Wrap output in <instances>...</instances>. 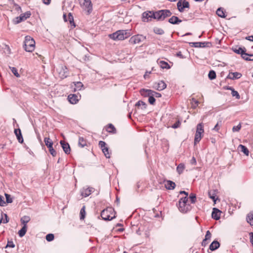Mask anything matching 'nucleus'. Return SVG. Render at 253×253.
Segmentation results:
<instances>
[{"label":"nucleus","instance_id":"1","mask_svg":"<svg viewBox=\"0 0 253 253\" xmlns=\"http://www.w3.org/2000/svg\"><path fill=\"white\" fill-rule=\"evenodd\" d=\"M179 194H184L185 195V197L179 199L177 206L181 212L183 213H187L192 209V206L187 203L188 201V193L185 191H180Z\"/></svg>","mask_w":253,"mask_h":253},{"label":"nucleus","instance_id":"2","mask_svg":"<svg viewBox=\"0 0 253 253\" xmlns=\"http://www.w3.org/2000/svg\"><path fill=\"white\" fill-rule=\"evenodd\" d=\"M151 14L150 16L158 21H163L167 17H170L172 15L171 12L169 9L160 10Z\"/></svg>","mask_w":253,"mask_h":253},{"label":"nucleus","instance_id":"3","mask_svg":"<svg viewBox=\"0 0 253 253\" xmlns=\"http://www.w3.org/2000/svg\"><path fill=\"white\" fill-rule=\"evenodd\" d=\"M130 36V33L127 30H121L109 35L110 39L114 41L124 40Z\"/></svg>","mask_w":253,"mask_h":253},{"label":"nucleus","instance_id":"4","mask_svg":"<svg viewBox=\"0 0 253 253\" xmlns=\"http://www.w3.org/2000/svg\"><path fill=\"white\" fill-rule=\"evenodd\" d=\"M35 47V42L33 38L29 36L25 37L24 48L27 52H32Z\"/></svg>","mask_w":253,"mask_h":253},{"label":"nucleus","instance_id":"5","mask_svg":"<svg viewBox=\"0 0 253 253\" xmlns=\"http://www.w3.org/2000/svg\"><path fill=\"white\" fill-rule=\"evenodd\" d=\"M114 212H115L114 209L112 208H107L102 211L101 212V216L103 220L110 221L116 217L115 215L113 216H110V214Z\"/></svg>","mask_w":253,"mask_h":253},{"label":"nucleus","instance_id":"6","mask_svg":"<svg viewBox=\"0 0 253 253\" xmlns=\"http://www.w3.org/2000/svg\"><path fill=\"white\" fill-rule=\"evenodd\" d=\"M82 8L87 11L88 14H90L92 10V3L90 0H79Z\"/></svg>","mask_w":253,"mask_h":253},{"label":"nucleus","instance_id":"7","mask_svg":"<svg viewBox=\"0 0 253 253\" xmlns=\"http://www.w3.org/2000/svg\"><path fill=\"white\" fill-rule=\"evenodd\" d=\"M146 39V37L142 35H136L132 36L129 40V42L132 44L140 43Z\"/></svg>","mask_w":253,"mask_h":253},{"label":"nucleus","instance_id":"8","mask_svg":"<svg viewBox=\"0 0 253 253\" xmlns=\"http://www.w3.org/2000/svg\"><path fill=\"white\" fill-rule=\"evenodd\" d=\"M44 141L45 145L49 149L50 154L53 157H55L56 155V152L53 148V142L52 140H51L49 137H45Z\"/></svg>","mask_w":253,"mask_h":253},{"label":"nucleus","instance_id":"9","mask_svg":"<svg viewBox=\"0 0 253 253\" xmlns=\"http://www.w3.org/2000/svg\"><path fill=\"white\" fill-rule=\"evenodd\" d=\"M31 15L30 11H27L23 14H21L19 16L17 17L14 21L15 24H17L22 21L26 20L29 18Z\"/></svg>","mask_w":253,"mask_h":253},{"label":"nucleus","instance_id":"10","mask_svg":"<svg viewBox=\"0 0 253 253\" xmlns=\"http://www.w3.org/2000/svg\"><path fill=\"white\" fill-rule=\"evenodd\" d=\"M98 144L106 158H110V154L109 152V148L107 146H106V143L105 142L103 141H99Z\"/></svg>","mask_w":253,"mask_h":253},{"label":"nucleus","instance_id":"11","mask_svg":"<svg viewBox=\"0 0 253 253\" xmlns=\"http://www.w3.org/2000/svg\"><path fill=\"white\" fill-rule=\"evenodd\" d=\"M189 44L191 47H210L211 45L210 42H189Z\"/></svg>","mask_w":253,"mask_h":253},{"label":"nucleus","instance_id":"12","mask_svg":"<svg viewBox=\"0 0 253 253\" xmlns=\"http://www.w3.org/2000/svg\"><path fill=\"white\" fill-rule=\"evenodd\" d=\"M167 87L166 84L164 82L163 80H160L158 82L155 83L152 87L155 89L161 91L165 89Z\"/></svg>","mask_w":253,"mask_h":253},{"label":"nucleus","instance_id":"13","mask_svg":"<svg viewBox=\"0 0 253 253\" xmlns=\"http://www.w3.org/2000/svg\"><path fill=\"white\" fill-rule=\"evenodd\" d=\"M57 71L58 72V73L60 75V78L61 79H64L67 77L68 73H67V68L65 66H63L62 65L59 66L57 69Z\"/></svg>","mask_w":253,"mask_h":253},{"label":"nucleus","instance_id":"14","mask_svg":"<svg viewBox=\"0 0 253 253\" xmlns=\"http://www.w3.org/2000/svg\"><path fill=\"white\" fill-rule=\"evenodd\" d=\"M177 7L178 9V10L181 12L184 11V9L185 8H189V3L187 1H183L182 2V1L179 0L177 3Z\"/></svg>","mask_w":253,"mask_h":253},{"label":"nucleus","instance_id":"15","mask_svg":"<svg viewBox=\"0 0 253 253\" xmlns=\"http://www.w3.org/2000/svg\"><path fill=\"white\" fill-rule=\"evenodd\" d=\"M84 85L81 82H74L73 84L71 85V91L76 92L77 91L81 90L83 87Z\"/></svg>","mask_w":253,"mask_h":253},{"label":"nucleus","instance_id":"16","mask_svg":"<svg viewBox=\"0 0 253 253\" xmlns=\"http://www.w3.org/2000/svg\"><path fill=\"white\" fill-rule=\"evenodd\" d=\"M140 94L144 97H150L153 95V90L149 89L141 88L139 90Z\"/></svg>","mask_w":253,"mask_h":253},{"label":"nucleus","instance_id":"17","mask_svg":"<svg viewBox=\"0 0 253 253\" xmlns=\"http://www.w3.org/2000/svg\"><path fill=\"white\" fill-rule=\"evenodd\" d=\"M81 98V96H78L75 94H71L68 95V99L70 103L72 104H76Z\"/></svg>","mask_w":253,"mask_h":253},{"label":"nucleus","instance_id":"18","mask_svg":"<svg viewBox=\"0 0 253 253\" xmlns=\"http://www.w3.org/2000/svg\"><path fill=\"white\" fill-rule=\"evenodd\" d=\"M217 192L218 191L217 189L211 190L208 192L209 198L212 199L214 203H216L217 200H219L218 198L216 197Z\"/></svg>","mask_w":253,"mask_h":253},{"label":"nucleus","instance_id":"19","mask_svg":"<svg viewBox=\"0 0 253 253\" xmlns=\"http://www.w3.org/2000/svg\"><path fill=\"white\" fill-rule=\"evenodd\" d=\"M242 76L241 73L239 72H230L225 79H239Z\"/></svg>","mask_w":253,"mask_h":253},{"label":"nucleus","instance_id":"20","mask_svg":"<svg viewBox=\"0 0 253 253\" xmlns=\"http://www.w3.org/2000/svg\"><path fill=\"white\" fill-rule=\"evenodd\" d=\"M221 213V211L219 210L214 208L211 213V217L213 219L217 220L220 218Z\"/></svg>","mask_w":253,"mask_h":253},{"label":"nucleus","instance_id":"21","mask_svg":"<svg viewBox=\"0 0 253 253\" xmlns=\"http://www.w3.org/2000/svg\"><path fill=\"white\" fill-rule=\"evenodd\" d=\"M60 143L64 152L66 154H70L71 152V148L69 144L63 140H61Z\"/></svg>","mask_w":253,"mask_h":253},{"label":"nucleus","instance_id":"22","mask_svg":"<svg viewBox=\"0 0 253 253\" xmlns=\"http://www.w3.org/2000/svg\"><path fill=\"white\" fill-rule=\"evenodd\" d=\"M93 188L91 187H88L86 188H83L81 191V195L82 196L86 197L89 196L93 192Z\"/></svg>","mask_w":253,"mask_h":253},{"label":"nucleus","instance_id":"23","mask_svg":"<svg viewBox=\"0 0 253 253\" xmlns=\"http://www.w3.org/2000/svg\"><path fill=\"white\" fill-rule=\"evenodd\" d=\"M14 133L16 136L18 142L20 143H22L24 141L22 135V133L20 128H16L14 129Z\"/></svg>","mask_w":253,"mask_h":253},{"label":"nucleus","instance_id":"24","mask_svg":"<svg viewBox=\"0 0 253 253\" xmlns=\"http://www.w3.org/2000/svg\"><path fill=\"white\" fill-rule=\"evenodd\" d=\"M168 21L171 24L176 25L181 23L182 20L179 19L178 17L176 16H172L169 19Z\"/></svg>","mask_w":253,"mask_h":253},{"label":"nucleus","instance_id":"25","mask_svg":"<svg viewBox=\"0 0 253 253\" xmlns=\"http://www.w3.org/2000/svg\"><path fill=\"white\" fill-rule=\"evenodd\" d=\"M220 247V243L216 240L213 241L210 245L209 249L213 251L217 249Z\"/></svg>","mask_w":253,"mask_h":253},{"label":"nucleus","instance_id":"26","mask_svg":"<svg viewBox=\"0 0 253 253\" xmlns=\"http://www.w3.org/2000/svg\"><path fill=\"white\" fill-rule=\"evenodd\" d=\"M106 131L109 133L115 134L117 132V130L114 125L112 124H109L106 126Z\"/></svg>","mask_w":253,"mask_h":253},{"label":"nucleus","instance_id":"27","mask_svg":"<svg viewBox=\"0 0 253 253\" xmlns=\"http://www.w3.org/2000/svg\"><path fill=\"white\" fill-rule=\"evenodd\" d=\"M175 185V183L171 180H167L165 184V187L168 190L174 189Z\"/></svg>","mask_w":253,"mask_h":253},{"label":"nucleus","instance_id":"28","mask_svg":"<svg viewBox=\"0 0 253 253\" xmlns=\"http://www.w3.org/2000/svg\"><path fill=\"white\" fill-rule=\"evenodd\" d=\"M204 130L203 125L202 123H199V124H198V125L197 126L196 133L199 135H202V134L204 133Z\"/></svg>","mask_w":253,"mask_h":253},{"label":"nucleus","instance_id":"29","mask_svg":"<svg viewBox=\"0 0 253 253\" xmlns=\"http://www.w3.org/2000/svg\"><path fill=\"white\" fill-rule=\"evenodd\" d=\"M246 220L251 225H253V212H249L246 217Z\"/></svg>","mask_w":253,"mask_h":253},{"label":"nucleus","instance_id":"30","mask_svg":"<svg viewBox=\"0 0 253 253\" xmlns=\"http://www.w3.org/2000/svg\"><path fill=\"white\" fill-rule=\"evenodd\" d=\"M27 225H23V227H22V228L18 231V234L19 236L20 237H23L25 235V234L27 232Z\"/></svg>","mask_w":253,"mask_h":253},{"label":"nucleus","instance_id":"31","mask_svg":"<svg viewBox=\"0 0 253 253\" xmlns=\"http://www.w3.org/2000/svg\"><path fill=\"white\" fill-rule=\"evenodd\" d=\"M159 65L160 67L162 69H169L170 68L169 65L167 62L164 61H160L159 62Z\"/></svg>","mask_w":253,"mask_h":253},{"label":"nucleus","instance_id":"32","mask_svg":"<svg viewBox=\"0 0 253 253\" xmlns=\"http://www.w3.org/2000/svg\"><path fill=\"white\" fill-rule=\"evenodd\" d=\"M216 14L219 17H220L221 18L225 17L223 9L221 7H219L217 9Z\"/></svg>","mask_w":253,"mask_h":253},{"label":"nucleus","instance_id":"33","mask_svg":"<svg viewBox=\"0 0 253 253\" xmlns=\"http://www.w3.org/2000/svg\"><path fill=\"white\" fill-rule=\"evenodd\" d=\"M242 57L247 61H253V59H250L248 56H250L251 57H253V54H249L246 53V52L243 53V55H241Z\"/></svg>","mask_w":253,"mask_h":253},{"label":"nucleus","instance_id":"34","mask_svg":"<svg viewBox=\"0 0 253 253\" xmlns=\"http://www.w3.org/2000/svg\"><path fill=\"white\" fill-rule=\"evenodd\" d=\"M153 32L157 35H162L164 34V31L162 29L158 27H154L153 29Z\"/></svg>","mask_w":253,"mask_h":253},{"label":"nucleus","instance_id":"35","mask_svg":"<svg viewBox=\"0 0 253 253\" xmlns=\"http://www.w3.org/2000/svg\"><path fill=\"white\" fill-rule=\"evenodd\" d=\"M239 147L241 148V152H242L246 156L249 155V151L248 149L245 146L240 144Z\"/></svg>","mask_w":253,"mask_h":253},{"label":"nucleus","instance_id":"36","mask_svg":"<svg viewBox=\"0 0 253 253\" xmlns=\"http://www.w3.org/2000/svg\"><path fill=\"white\" fill-rule=\"evenodd\" d=\"M185 168L184 165L181 163L178 165L176 168V171L179 174H181L183 172Z\"/></svg>","mask_w":253,"mask_h":253},{"label":"nucleus","instance_id":"37","mask_svg":"<svg viewBox=\"0 0 253 253\" xmlns=\"http://www.w3.org/2000/svg\"><path fill=\"white\" fill-rule=\"evenodd\" d=\"M30 220V218L28 216H24L21 218V222L23 225H27V223Z\"/></svg>","mask_w":253,"mask_h":253},{"label":"nucleus","instance_id":"38","mask_svg":"<svg viewBox=\"0 0 253 253\" xmlns=\"http://www.w3.org/2000/svg\"><path fill=\"white\" fill-rule=\"evenodd\" d=\"M151 13H155V12L153 11H149L148 12H145L143 13V18L144 19L143 21H145V19H147L148 20L149 18H153V17H151ZM148 21V20H147Z\"/></svg>","mask_w":253,"mask_h":253},{"label":"nucleus","instance_id":"39","mask_svg":"<svg viewBox=\"0 0 253 253\" xmlns=\"http://www.w3.org/2000/svg\"><path fill=\"white\" fill-rule=\"evenodd\" d=\"M233 51L237 54L243 55V53L246 52V49L245 47H239L238 49H233Z\"/></svg>","mask_w":253,"mask_h":253},{"label":"nucleus","instance_id":"40","mask_svg":"<svg viewBox=\"0 0 253 253\" xmlns=\"http://www.w3.org/2000/svg\"><path fill=\"white\" fill-rule=\"evenodd\" d=\"M80 219L83 220L84 219L85 216V206H83L80 211Z\"/></svg>","mask_w":253,"mask_h":253},{"label":"nucleus","instance_id":"41","mask_svg":"<svg viewBox=\"0 0 253 253\" xmlns=\"http://www.w3.org/2000/svg\"><path fill=\"white\" fill-rule=\"evenodd\" d=\"M140 106H142L143 107L142 109H146L147 105L146 104V103L144 102V101L139 100L135 104V106L139 107Z\"/></svg>","mask_w":253,"mask_h":253},{"label":"nucleus","instance_id":"42","mask_svg":"<svg viewBox=\"0 0 253 253\" xmlns=\"http://www.w3.org/2000/svg\"><path fill=\"white\" fill-rule=\"evenodd\" d=\"M79 145L82 148L86 145V141L83 137H80L79 138Z\"/></svg>","mask_w":253,"mask_h":253},{"label":"nucleus","instance_id":"43","mask_svg":"<svg viewBox=\"0 0 253 253\" xmlns=\"http://www.w3.org/2000/svg\"><path fill=\"white\" fill-rule=\"evenodd\" d=\"M189 199L192 204H194L196 201V195L194 193H191L189 195Z\"/></svg>","mask_w":253,"mask_h":253},{"label":"nucleus","instance_id":"44","mask_svg":"<svg viewBox=\"0 0 253 253\" xmlns=\"http://www.w3.org/2000/svg\"><path fill=\"white\" fill-rule=\"evenodd\" d=\"M209 79H215L216 78V73L214 71L211 70L208 74Z\"/></svg>","mask_w":253,"mask_h":253},{"label":"nucleus","instance_id":"45","mask_svg":"<svg viewBox=\"0 0 253 253\" xmlns=\"http://www.w3.org/2000/svg\"><path fill=\"white\" fill-rule=\"evenodd\" d=\"M9 68L12 73L16 77L19 78L20 77V75L19 74L17 69L15 67H9Z\"/></svg>","mask_w":253,"mask_h":253},{"label":"nucleus","instance_id":"46","mask_svg":"<svg viewBox=\"0 0 253 253\" xmlns=\"http://www.w3.org/2000/svg\"><path fill=\"white\" fill-rule=\"evenodd\" d=\"M201 138V135H199L196 133L194 138V144L196 145L197 143H199L200 141Z\"/></svg>","mask_w":253,"mask_h":253},{"label":"nucleus","instance_id":"47","mask_svg":"<svg viewBox=\"0 0 253 253\" xmlns=\"http://www.w3.org/2000/svg\"><path fill=\"white\" fill-rule=\"evenodd\" d=\"M54 236L53 234L49 233L46 235L45 239L48 242H51L54 240Z\"/></svg>","mask_w":253,"mask_h":253},{"label":"nucleus","instance_id":"48","mask_svg":"<svg viewBox=\"0 0 253 253\" xmlns=\"http://www.w3.org/2000/svg\"><path fill=\"white\" fill-rule=\"evenodd\" d=\"M4 195L6 198V203L9 204L13 202V200L9 194L5 193Z\"/></svg>","mask_w":253,"mask_h":253},{"label":"nucleus","instance_id":"49","mask_svg":"<svg viewBox=\"0 0 253 253\" xmlns=\"http://www.w3.org/2000/svg\"><path fill=\"white\" fill-rule=\"evenodd\" d=\"M191 104H192V107L195 109L198 106V105L199 104V101L198 100H197L196 99H194V98H193L192 99Z\"/></svg>","mask_w":253,"mask_h":253},{"label":"nucleus","instance_id":"50","mask_svg":"<svg viewBox=\"0 0 253 253\" xmlns=\"http://www.w3.org/2000/svg\"><path fill=\"white\" fill-rule=\"evenodd\" d=\"M231 94L232 96L235 97L236 99H239L240 98V96L239 93L238 92V91L235 90L234 89H232Z\"/></svg>","mask_w":253,"mask_h":253},{"label":"nucleus","instance_id":"51","mask_svg":"<svg viewBox=\"0 0 253 253\" xmlns=\"http://www.w3.org/2000/svg\"><path fill=\"white\" fill-rule=\"evenodd\" d=\"M148 102L151 105L155 104L156 102L155 97L153 95L150 96L148 98Z\"/></svg>","mask_w":253,"mask_h":253},{"label":"nucleus","instance_id":"52","mask_svg":"<svg viewBox=\"0 0 253 253\" xmlns=\"http://www.w3.org/2000/svg\"><path fill=\"white\" fill-rule=\"evenodd\" d=\"M15 244L13 243L12 241H8L6 246H5V248H13L15 247Z\"/></svg>","mask_w":253,"mask_h":253},{"label":"nucleus","instance_id":"53","mask_svg":"<svg viewBox=\"0 0 253 253\" xmlns=\"http://www.w3.org/2000/svg\"><path fill=\"white\" fill-rule=\"evenodd\" d=\"M4 217V219H2V222L3 223H7L9 222V218L7 215L6 213L3 212V217Z\"/></svg>","mask_w":253,"mask_h":253},{"label":"nucleus","instance_id":"54","mask_svg":"<svg viewBox=\"0 0 253 253\" xmlns=\"http://www.w3.org/2000/svg\"><path fill=\"white\" fill-rule=\"evenodd\" d=\"M68 20H69V21L70 22V23L71 24L73 23V26L74 27H75V23L74 22L73 16L72 15L71 13H69V14H68Z\"/></svg>","mask_w":253,"mask_h":253},{"label":"nucleus","instance_id":"55","mask_svg":"<svg viewBox=\"0 0 253 253\" xmlns=\"http://www.w3.org/2000/svg\"><path fill=\"white\" fill-rule=\"evenodd\" d=\"M241 128V125L239 124L238 125L236 126H234L232 128V130L233 132L239 131Z\"/></svg>","mask_w":253,"mask_h":253},{"label":"nucleus","instance_id":"56","mask_svg":"<svg viewBox=\"0 0 253 253\" xmlns=\"http://www.w3.org/2000/svg\"><path fill=\"white\" fill-rule=\"evenodd\" d=\"M5 202L4 200L3 196L0 195V206L3 207L5 205Z\"/></svg>","mask_w":253,"mask_h":253},{"label":"nucleus","instance_id":"57","mask_svg":"<svg viewBox=\"0 0 253 253\" xmlns=\"http://www.w3.org/2000/svg\"><path fill=\"white\" fill-rule=\"evenodd\" d=\"M211 232H210V231H207V232H206V234L205 235V239L208 240H210L211 238Z\"/></svg>","mask_w":253,"mask_h":253},{"label":"nucleus","instance_id":"58","mask_svg":"<svg viewBox=\"0 0 253 253\" xmlns=\"http://www.w3.org/2000/svg\"><path fill=\"white\" fill-rule=\"evenodd\" d=\"M180 121H177L171 126V127L173 128H177L180 126Z\"/></svg>","mask_w":253,"mask_h":253},{"label":"nucleus","instance_id":"59","mask_svg":"<svg viewBox=\"0 0 253 253\" xmlns=\"http://www.w3.org/2000/svg\"><path fill=\"white\" fill-rule=\"evenodd\" d=\"M155 98H160L162 96V95L161 93L157 92L156 91H155L153 90V95Z\"/></svg>","mask_w":253,"mask_h":253},{"label":"nucleus","instance_id":"60","mask_svg":"<svg viewBox=\"0 0 253 253\" xmlns=\"http://www.w3.org/2000/svg\"><path fill=\"white\" fill-rule=\"evenodd\" d=\"M208 241L209 240H208L206 239H204L202 242V246L203 247H206L209 243Z\"/></svg>","mask_w":253,"mask_h":253},{"label":"nucleus","instance_id":"61","mask_svg":"<svg viewBox=\"0 0 253 253\" xmlns=\"http://www.w3.org/2000/svg\"><path fill=\"white\" fill-rule=\"evenodd\" d=\"M218 122L216 124V125L214 126V127H213V130L215 131H218L219 129V127L218 126Z\"/></svg>","mask_w":253,"mask_h":253},{"label":"nucleus","instance_id":"62","mask_svg":"<svg viewBox=\"0 0 253 253\" xmlns=\"http://www.w3.org/2000/svg\"><path fill=\"white\" fill-rule=\"evenodd\" d=\"M176 56L177 57H179V58H184V56L182 54V53L181 51H179L177 53H176Z\"/></svg>","mask_w":253,"mask_h":253},{"label":"nucleus","instance_id":"63","mask_svg":"<svg viewBox=\"0 0 253 253\" xmlns=\"http://www.w3.org/2000/svg\"><path fill=\"white\" fill-rule=\"evenodd\" d=\"M246 39L248 41L253 42V36L252 35V36L246 37Z\"/></svg>","mask_w":253,"mask_h":253},{"label":"nucleus","instance_id":"64","mask_svg":"<svg viewBox=\"0 0 253 253\" xmlns=\"http://www.w3.org/2000/svg\"><path fill=\"white\" fill-rule=\"evenodd\" d=\"M43 3L46 5H49L51 2V0H42Z\"/></svg>","mask_w":253,"mask_h":253}]
</instances>
